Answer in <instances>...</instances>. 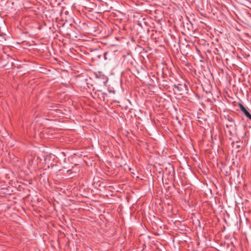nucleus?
I'll list each match as a JSON object with an SVG mask.
<instances>
[{
  "label": "nucleus",
  "mask_w": 251,
  "mask_h": 251,
  "mask_svg": "<svg viewBox=\"0 0 251 251\" xmlns=\"http://www.w3.org/2000/svg\"><path fill=\"white\" fill-rule=\"evenodd\" d=\"M239 107L240 110L245 114V115L250 119L251 120V115L250 114V113L246 110V109L244 107V106L240 104H239Z\"/></svg>",
  "instance_id": "1"
}]
</instances>
